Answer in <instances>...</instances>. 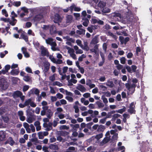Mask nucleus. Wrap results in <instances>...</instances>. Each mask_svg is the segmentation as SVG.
<instances>
[{"instance_id": "6e6552de", "label": "nucleus", "mask_w": 152, "mask_h": 152, "mask_svg": "<svg viewBox=\"0 0 152 152\" xmlns=\"http://www.w3.org/2000/svg\"><path fill=\"white\" fill-rule=\"evenodd\" d=\"M110 137H106L103 140L100 142V145H103L105 144L110 140Z\"/></svg>"}, {"instance_id": "5701e85b", "label": "nucleus", "mask_w": 152, "mask_h": 152, "mask_svg": "<svg viewBox=\"0 0 152 152\" xmlns=\"http://www.w3.org/2000/svg\"><path fill=\"white\" fill-rule=\"evenodd\" d=\"M20 37H21L23 39H24L26 42L28 41V37L26 35H25L23 33H22L20 35Z\"/></svg>"}, {"instance_id": "0e129e2a", "label": "nucleus", "mask_w": 152, "mask_h": 152, "mask_svg": "<svg viewBox=\"0 0 152 152\" xmlns=\"http://www.w3.org/2000/svg\"><path fill=\"white\" fill-rule=\"evenodd\" d=\"M83 96L86 98H88L90 96V94L88 93H86L83 94Z\"/></svg>"}, {"instance_id": "bf43d9fd", "label": "nucleus", "mask_w": 152, "mask_h": 152, "mask_svg": "<svg viewBox=\"0 0 152 152\" xmlns=\"http://www.w3.org/2000/svg\"><path fill=\"white\" fill-rule=\"evenodd\" d=\"M93 123L92 122H91L90 123H89L87 124L86 125L87 126V127L88 129H91V126L93 125Z\"/></svg>"}, {"instance_id": "e2e57ef3", "label": "nucleus", "mask_w": 152, "mask_h": 152, "mask_svg": "<svg viewBox=\"0 0 152 152\" xmlns=\"http://www.w3.org/2000/svg\"><path fill=\"white\" fill-rule=\"evenodd\" d=\"M100 56L102 58V60H105V56L104 53L102 52H100Z\"/></svg>"}, {"instance_id": "f8f14e48", "label": "nucleus", "mask_w": 152, "mask_h": 152, "mask_svg": "<svg viewBox=\"0 0 152 152\" xmlns=\"http://www.w3.org/2000/svg\"><path fill=\"white\" fill-rule=\"evenodd\" d=\"M45 115H46L47 116L48 119H50L51 117L53 115V113L52 112L51 110L49 109L48 111H46Z\"/></svg>"}, {"instance_id": "2f4dec72", "label": "nucleus", "mask_w": 152, "mask_h": 152, "mask_svg": "<svg viewBox=\"0 0 152 152\" xmlns=\"http://www.w3.org/2000/svg\"><path fill=\"white\" fill-rule=\"evenodd\" d=\"M96 103L97 104L99 107H103L104 106V105L102 103L99 101H97L96 102Z\"/></svg>"}, {"instance_id": "774afa93", "label": "nucleus", "mask_w": 152, "mask_h": 152, "mask_svg": "<svg viewBox=\"0 0 152 152\" xmlns=\"http://www.w3.org/2000/svg\"><path fill=\"white\" fill-rule=\"evenodd\" d=\"M88 30L90 32L92 33L93 31V28L92 27L91 25L90 27H88L87 28Z\"/></svg>"}, {"instance_id": "423d86ee", "label": "nucleus", "mask_w": 152, "mask_h": 152, "mask_svg": "<svg viewBox=\"0 0 152 152\" xmlns=\"http://www.w3.org/2000/svg\"><path fill=\"white\" fill-rule=\"evenodd\" d=\"M61 18L60 15L58 14H55L54 19V22L55 23H57L61 21Z\"/></svg>"}, {"instance_id": "b1692460", "label": "nucleus", "mask_w": 152, "mask_h": 152, "mask_svg": "<svg viewBox=\"0 0 152 152\" xmlns=\"http://www.w3.org/2000/svg\"><path fill=\"white\" fill-rule=\"evenodd\" d=\"M106 85L110 88H113L114 86L113 82L109 80L107 81Z\"/></svg>"}, {"instance_id": "338daca9", "label": "nucleus", "mask_w": 152, "mask_h": 152, "mask_svg": "<svg viewBox=\"0 0 152 152\" xmlns=\"http://www.w3.org/2000/svg\"><path fill=\"white\" fill-rule=\"evenodd\" d=\"M63 63V61L62 60L60 59H58L57 61H56V62L55 63L58 64H61Z\"/></svg>"}, {"instance_id": "a19ab883", "label": "nucleus", "mask_w": 152, "mask_h": 152, "mask_svg": "<svg viewBox=\"0 0 152 152\" xmlns=\"http://www.w3.org/2000/svg\"><path fill=\"white\" fill-rule=\"evenodd\" d=\"M39 138L40 139H42L44 138V136L42 133L41 132H39L38 133Z\"/></svg>"}, {"instance_id": "79ce46f5", "label": "nucleus", "mask_w": 152, "mask_h": 152, "mask_svg": "<svg viewBox=\"0 0 152 152\" xmlns=\"http://www.w3.org/2000/svg\"><path fill=\"white\" fill-rule=\"evenodd\" d=\"M73 108L75 109V112L76 113H78L79 111L78 107L77 105H75L73 107Z\"/></svg>"}, {"instance_id": "58836bf2", "label": "nucleus", "mask_w": 152, "mask_h": 152, "mask_svg": "<svg viewBox=\"0 0 152 152\" xmlns=\"http://www.w3.org/2000/svg\"><path fill=\"white\" fill-rule=\"evenodd\" d=\"M66 49L68 50V52L69 53H73L74 52V50L73 49L70 48L69 47H67L66 48Z\"/></svg>"}, {"instance_id": "cd10ccee", "label": "nucleus", "mask_w": 152, "mask_h": 152, "mask_svg": "<svg viewBox=\"0 0 152 152\" xmlns=\"http://www.w3.org/2000/svg\"><path fill=\"white\" fill-rule=\"evenodd\" d=\"M110 11V9L107 7L103 8L102 10V12L104 13H109Z\"/></svg>"}, {"instance_id": "72a5a7b5", "label": "nucleus", "mask_w": 152, "mask_h": 152, "mask_svg": "<svg viewBox=\"0 0 152 152\" xmlns=\"http://www.w3.org/2000/svg\"><path fill=\"white\" fill-rule=\"evenodd\" d=\"M121 63L122 64H124L126 63V59L125 57H122L120 59Z\"/></svg>"}, {"instance_id": "37998d69", "label": "nucleus", "mask_w": 152, "mask_h": 152, "mask_svg": "<svg viewBox=\"0 0 152 152\" xmlns=\"http://www.w3.org/2000/svg\"><path fill=\"white\" fill-rule=\"evenodd\" d=\"M66 99L70 102H72L73 101V99L71 96H66Z\"/></svg>"}, {"instance_id": "69168bd1", "label": "nucleus", "mask_w": 152, "mask_h": 152, "mask_svg": "<svg viewBox=\"0 0 152 152\" xmlns=\"http://www.w3.org/2000/svg\"><path fill=\"white\" fill-rule=\"evenodd\" d=\"M26 71L29 73H32V70L31 68L28 67H27L26 68Z\"/></svg>"}, {"instance_id": "49530a36", "label": "nucleus", "mask_w": 152, "mask_h": 152, "mask_svg": "<svg viewBox=\"0 0 152 152\" xmlns=\"http://www.w3.org/2000/svg\"><path fill=\"white\" fill-rule=\"evenodd\" d=\"M119 35H124V36H127L128 34L126 33L125 31H123L121 32L119 34H118Z\"/></svg>"}, {"instance_id": "4be33fe9", "label": "nucleus", "mask_w": 152, "mask_h": 152, "mask_svg": "<svg viewBox=\"0 0 152 152\" xmlns=\"http://www.w3.org/2000/svg\"><path fill=\"white\" fill-rule=\"evenodd\" d=\"M69 134V132L66 131H61L60 132V135L61 136L65 137L68 136Z\"/></svg>"}, {"instance_id": "13d9d810", "label": "nucleus", "mask_w": 152, "mask_h": 152, "mask_svg": "<svg viewBox=\"0 0 152 152\" xmlns=\"http://www.w3.org/2000/svg\"><path fill=\"white\" fill-rule=\"evenodd\" d=\"M49 79L52 81H53L55 80V78L54 75L50 76Z\"/></svg>"}, {"instance_id": "a211bd4d", "label": "nucleus", "mask_w": 152, "mask_h": 152, "mask_svg": "<svg viewBox=\"0 0 152 152\" xmlns=\"http://www.w3.org/2000/svg\"><path fill=\"white\" fill-rule=\"evenodd\" d=\"M73 17L71 15H68L66 17V23H71L72 22Z\"/></svg>"}, {"instance_id": "7ed1b4c3", "label": "nucleus", "mask_w": 152, "mask_h": 152, "mask_svg": "<svg viewBox=\"0 0 152 152\" xmlns=\"http://www.w3.org/2000/svg\"><path fill=\"white\" fill-rule=\"evenodd\" d=\"M131 67L129 66H126L125 67V69L127 70V71L130 73H132L133 72H136L137 67L136 65H132L131 66Z\"/></svg>"}, {"instance_id": "c756f323", "label": "nucleus", "mask_w": 152, "mask_h": 152, "mask_svg": "<svg viewBox=\"0 0 152 152\" xmlns=\"http://www.w3.org/2000/svg\"><path fill=\"white\" fill-rule=\"evenodd\" d=\"M102 137L103 134L102 133H101L96 135L95 137V138L97 139V140H99L100 139L102 138Z\"/></svg>"}, {"instance_id": "c03bdc74", "label": "nucleus", "mask_w": 152, "mask_h": 152, "mask_svg": "<svg viewBox=\"0 0 152 152\" xmlns=\"http://www.w3.org/2000/svg\"><path fill=\"white\" fill-rule=\"evenodd\" d=\"M29 88V86L28 85H25L23 86V91L25 92L27 91Z\"/></svg>"}, {"instance_id": "0eeeda50", "label": "nucleus", "mask_w": 152, "mask_h": 152, "mask_svg": "<svg viewBox=\"0 0 152 152\" xmlns=\"http://www.w3.org/2000/svg\"><path fill=\"white\" fill-rule=\"evenodd\" d=\"M50 64L49 62L45 63L44 64V69L43 72L45 74L50 69Z\"/></svg>"}, {"instance_id": "f257e3e1", "label": "nucleus", "mask_w": 152, "mask_h": 152, "mask_svg": "<svg viewBox=\"0 0 152 152\" xmlns=\"http://www.w3.org/2000/svg\"><path fill=\"white\" fill-rule=\"evenodd\" d=\"M138 80L136 78H134L132 80V82L134 83L131 84V83H128L125 84V86L127 90L131 92L130 94H132L135 91V88L136 86L134 83H137Z\"/></svg>"}, {"instance_id": "1a4fd4ad", "label": "nucleus", "mask_w": 152, "mask_h": 152, "mask_svg": "<svg viewBox=\"0 0 152 152\" xmlns=\"http://www.w3.org/2000/svg\"><path fill=\"white\" fill-rule=\"evenodd\" d=\"M5 144H9L11 145H13L15 143V142L12 137H10L5 142Z\"/></svg>"}, {"instance_id": "5fc2aeb1", "label": "nucleus", "mask_w": 152, "mask_h": 152, "mask_svg": "<svg viewBox=\"0 0 152 152\" xmlns=\"http://www.w3.org/2000/svg\"><path fill=\"white\" fill-rule=\"evenodd\" d=\"M60 102L61 104H67V102L64 99H62L60 100Z\"/></svg>"}, {"instance_id": "052dcab7", "label": "nucleus", "mask_w": 152, "mask_h": 152, "mask_svg": "<svg viewBox=\"0 0 152 152\" xmlns=\"http://www.w3.org/2000/svg\"><path fill=\"white\" fill-rule=\"evenodd\" d=\"M98 20V19H92L91 23H92L94 24L96 23H97Z\"/></svg>"}, {"instance_id": "412c9836", "label": "nucleus", "mask_w": 152, "mask_h": 152, "mask_svg": "<svg viewBox=\"0 0 152 152\" xmlns=\"http://www.w3.org/2000/svg\"><path fill=\"white\" fill-rule=\"evenodd\" d=\"M106 5V3L100 1L98 4V6L101 8H103Z\"/></svg>"}, {"instance_id": "9b49d317", "label": "nucleus", "mask_w": 152, "mask_h": 152, "mask_svg": "<svg viewBox=\"0 0 152 152\" xmlns=\"http://www.w3.org/2000/svg\"><path fill=\"white\" fill-rule=\"evenodd\" d=\"M5 132L3 131H0V141H3L6 137Z\"/></svg>"}, {"instance_id": "bb28decb", "label": "nucleus", "mask_w": 152, "mask_h": 152, "mask_svg": "<svg viewBox=\"0 0 152 152\" xmlns=\"http://www.w3.org/2000/svg\"><path fill=\"white\" fill-rule=\"evenodd\" d=\"M52 124H53L51 122H50L48 123V127H47V128L46 129V130L47 131H49L52 129H53V127H52Z\"/></svg>"}, {"instance_id": "2eb2a0df", "label": "nucleus", "mask_w": 152, "mask_h": 152, "mask_svg": "<svg viewBox=\"0 0 152 152\" xmlns=\"http://www.w3.org/2000/svg\"><path fill=\"white\" fill-rule=\"evenodd\" d=\"M43 18V16L41 15H36L34 18V20L35 21H39Z\"/></svg>"}, {"instance_id": "4c0bfd02", "label": "nucleus", "mask_w": 152, "mask_h": 152, "mask_svg": "<svg viewBox=\"0 0 152 152\" xmlns=\"http://www.w3.org/2000/svg\"><path fill=\"white\" fill-rule=\"evenodd\" d=\"M23 79L26 82H28L31 79L29 76H24Z\"/></svg>"}, {"instance_id": "f3484780", "label": "nucleus", "mask_w": 152, "mask_h": 152, "mask_svg": "<svg viewBox=\"0 0 152 152\" xmlns=\"http://www.w3.org/2000/svg\"><path fill=\"white\" fill-rule=\"evenodd\" d=\"M22 95V93L19 91H16L14 93V96L17 97H21Z\"/></svg>"}, {"instance_id": "e433bc0d", "label": "nucleus", "mask_w": 152, "mask_h": 152, "mask_svg": "<svg viewBox=\"0 0 152 152\" xmlns=\"http://www.w3.org/2000/svg\"><path fill=\"white\" fill-rule=\"evenodd\" d=\"M0 20L3 21L5 22H10V19L9 18H0Z\"/></svg>"}, {"instance_id": "473e14b6", "label": "nucleus", "mask_w": 152, "mask_h": 152, "mask_svg": "<svg viewBox=\"0 0 152 152\" xmlns=\"http://www.w3.org/2000/svg\"><path fill=\"white\" fill-rule=\"evenodd\" d=\"M91 42L92 44H96L98 43V41L97 38H93L91 40Z\"/></svg>"}, {"instance_id": "864d4df0", "label": "nucleus", "mask_w": 152, "mask_h": 152, "mask_svg": "<svg viewBox=\"0 0 152 152\" xmlns=\"http://www.w3.org/2000/svg\"><path fill=\"white\" fill-rule=\"evenodd\" d=\"M39 91L37 88H35L34 91V94H35L37 95L38 96L39 95Z\"/></svg>"}, {"instance_id": "680f3d73", "label": "nucleus", "mask_w": 152, "mask_h": 152, "mask_svg": "<svg viewBox=\"0 0 152 152\" xmlns=\"http://www.w3.org/2000/svg\"><path fill=\"white\" fill-rule=\"evenodd\" d=\"M5 69L7 71V72H8V70L10 69V66L9 65H7L5 66Z\"/></svg>"}, {"instance_id": "6e6d98bb", "label": "nucleus", "mask_w": 152, "mask_h": 152, "mask_svg": "<svg viewBox=\"0 0 152 152\" xmlns=\"http://www.w3.org/2000/svg\"><path fill=\"white\" fill-rule=\"evenodd\" d=\"M32 25V23L31 22H28L26 23V26L27 28L30 27Z\"/></svg>"}, {"instance_id": "8fccbe9b", "label": "nucleus", "mask_w": 152, "mask_h": 152, "mask_svg": "<svg viewBox=\"0 0 152 152\" xmlns=\"http://www.w3.org/2000/svg\"><path fill=\"white\" fill-rule=\"evenodd\" d=\"M26 121L28 123H31L33 122L32 118L31 117H29L27 118Z\"/></svg>"}, {"instance_id": "a18cd8bd", "label": "nucleus", "mask_w": 152, "mask_h": 152, "mask_svg": "<svg viewBox=\"0 0 152 152\" xmlns=\"http://www.w3.org/2000/svg\"><path fill=\"white\" fill-rule=\"evenodd\" d=\"M119 40L121 44H123L124 43V38L123 36H120L119 37Z\"/></svg>"}, {"instance_id": "20e7f679", "label": "nucleus", "mask_w": 152, "mask_h": 152, "mask_svg": "<svg viewBox=\"0 0 152 152\" xmlns=\"http://www.w3.org/2000/svg\"><path fill=\"white\" fill-rule=\"evenodd\" d=\"M49 27L50 32L51 35L56 34L57 33L55 26L53 25H50Z\"/></svg>"}, {"instance_id": "9d476101", "label": "nucleus", "mask_w": 152, "mask_h": 152, "mask_svg": "<svg viewBox=\"0 0 152 152\" xmlns=\"http://www.w3.org/2000/svg\"><path fill=\"white\" fill-rule=\"evenodd\" d=\"M76 88L81 92H85L86 91V89L85 87L83 85L80 84H78L77 86L76 87Z\"/></svg>"}, {"instance_id": "dca6fc26", "label": "nucleus", "mask_w": 152, "mask_h": 152, "mask_svg": "<svg viewBox=\"0 0 152 152\" xmlns=\"http://www.w3.org/2000/svg\"><path fill=\"white\" fill-rule=\"evenodd\" d=\"M82 19L84 20L83 23V25L86 27L88 26L89 23V20L86 18H83Z\"/></svg>"}, {"instance_id": "6ab92c4d", "label": "nucleus", "mask_w": 152, "mask_h": 152, "mask_svg": "<svg viewBox=\"0 0 152 152\" xmlns=\"http://www.w3.org/2000/svg\"><path fill=\"white\" fill-rule=\"evenodd\" d=\"M121 116V115L118 113L114 114L112 116V118L111 121H115L117 118L120 117Z\"/></svg>"}, {"instance_id": "c85d7f7f", "label": "nucleus", "mask_w": 152, "mask_h": 152, "mask_svg": "<svg viewBox=\"0 0 152 152\" xmlns=\"http://www.w3.org/2000/svg\"><path fill=\"white\" fill-rule=\"evenodd\" d=\"M31 101V99H28V100H26L24 102V105L26 106L30 104Z\"/></svg>"}, {"instance_id": "f704fd0d", "label": "nucleus", "mask_w": 152, "mask_h": 152, "mask_svg": "<svg viewBox=\"0 0 152 152\" xmlns=\"http://www.w3.org/2000/svg\"><path fill=\"white\" fill-rule=\"evenodd\" d=\"M101 99L105 104H106L108 103V101L107 99L105 97L104 95H103L102 96Z\"/></svg>"}, {"instance_id": "aec40b11", "label": "nucleus", "mask_w": 152, "mask_h": 152, "mask_svg": "<svg viewBox=\"0 0 152 152\" xmlns=\"http://www.w3.org/2000/svg\"><path fill=\"white\" fill-rule=\"evenodd\" d=\"M105 129V126L102 125L99 126L97 129V131L99 132H103Z\"/></svg>"}, {"instance_id": "4d7b16f0", "label": "nucleus", "mask_w": 152, "mask_h": 152, "mask_svg": "<svg viewBox=\"0 0 152 152\" xmlns=\"http://www.w3.org/2000/svg\"><path fill=\"white\" fill-rule=\"evenodd\" d=\"M47 51L45 49H43L42 50L41 53L43 56H45L46 54Z\"/></svg>"}, {"instance_id": "7c9ffc66", "label": "nucleus", "mask_w": 152, "mask_h": 152, "mask_svg": "<svg viewBox=\"0 0 152 152\" xmlns=\"http://www.w3.org/2000/svg\"><path fill=\"white\" fill-rule=\"evenodd\" d=\"M53 41V39L51 38H49L48 39H46V43L49 45H50Z\"/></svg>"}, {"instance_id": "39448f33", "label": "nucleus", "mask_w": 152, "mask_h": 152, "mask_svg": "<svg viewBox=\"0 0 152 152\" xmlns=\"http://www.w3.org/2000/svg\"><path fill=\"white\" fill-rule=\"evenodd\" d=\"M6 79L4 77H0V88L4 89L5 83H6Z\"/></svg>"}, {"instance_id": "c9c22d12", "label": "nucleus", "mask_w": 152, "mask_h": 152, "mask_svg": "<svg viewBox=\"0 0 152 152\" xmlns=\"http://www.w3.org/2000/svg\"><path fill=\"white\" fill-rule=\"evenodd\" d=\"M2 14L3 15H4L5 17H7L8 16V15L6 9H3L2 10Z\"/></svg>"}, {"instance_id": "a878e982", "label": "nucleus", "mask_w": 152, "mask_h": 152, "mask_svg": "<svg viewBox=\"0 0 152 152\" xmlns=\"http://www.w3.org/2000/svg\"><path fill=\"white\" fill-rule=\"evenodd\" d=\"M126 110V107L124 106L123 108L122 109L116 110V112L119 113L121 114H122Z\"/></svg>"}, {"instance_id": "603ef678", "label": "nucleus", "mask_w": 152, "mask_h": 152, "mask_svg": "<svg viewBox=\"0 0 152 152\" xmlns=\"http://www.w3.org/2000/svg\"><path fill=\"white\" fill-rule=\"evenodd\" d=\"M18 80V79L17 77H13L12 80L14 83L16 84Z\"/></svg>"}, {"instance_id": "ddd939ff", "label": "nucleus", "mask_w": 152, "mask_h": 152, "mask_svg": "<svg viewBox=\"0 0 152 152\" xmlns=\"http://www.w3.org/2000/svg\"><path fill=\"white\" fill-rule=\"evenodd\" d=\"M50 149L55 150H58V147L56 145H54L53 144H50L48 147Z\"/></svg>"}, {"instance_id": "3c124183", "label": "nucleus", "mask_w": 152, "mask_h": 152, "mask_svg": "<svg viewBox=\"0 0 152 152\" xmlns=\"http://www.w3.org/2000/svg\"><path fill=\"white\" fill-rule=\"evenodd\" d=\"M133 56V54L131 52L129 53L127 55V57L128 58H132Z\"/></svg>"}, {"instance_id": "4468645a", "label": "nucleus", "mask_w": 152, "mask_h": 152, "mask_svg": "<svg viewBox=\"0 0 152 152\" xmlns=\"http://www.w3.org/2000/svg\"><path fill=\"white\" fill-rule=\"evenodd\" d=\"M19 72V69H13L10 72V74L12 75H18Z\"/></svg>"}, {"instance_id": "de8ad7c7", "label": "nucleus", "mask_w": 152, "mask_h": 152, "mask_svg": "<svg viewBox=\"0 0 152 152\" xmlns=\"http://www.w3.org/2000/svg\"><path fill=\"white\" fill-rule=\"evenodd\" d=\"M2 118L5 123H7L8 121L9 118L7 117L2 116Z\"/></svg>"}, {"instance_id": "ea45409f", "label": "nucleus", "mask_w": 152, "mask_h": 152, "mask_svg": "<svg viewBox=\"0 0 152 152\" xmlns=\"http://www.w3.org/2000/svg\"><path fill=\"white\" fill-rule=\"evenodd\" d=\"M56 96L57 98L59 99L62 98L63 97V95L60 93H57L56 94Z\"/></svg>"}, {"instance_id": "09e8293b", "label": "nucleus", "mask_w": 152, "mask_h": 152, "mask_svg": "<svg viewBox=\"0 0 152 152\" xmlns=\"http://www.w3.org/2000/svg\"><path fill=\"white\" fill-rule=\"evenodd\" d=\"M48 147L46 146H43L42 147V150L44 151V152H49L48 150Z\"/></svg>"}, {"instance_id": "f03ea898", "label": "nucleus", "mask_w": 152, "mask_h": 152, "mask_svg": "<svg viewBox=\"0 0 152 152\" xmlns=\"http://www.w3.org/2000/svg\"><path fill=\"white\" fill-rule=\"evenodd\" d=\"M135 105L134 102H132L130 104L129 109L128 110V112L130 114H135L136 110H135Z\"/></svg>"}, {"instance_id": "393cba45", "label": "nucleus", "mask_w": 152, "mask_h": 152, "mask_svg": "<svg viewBox=\"0 0 152 152\" xmlns=\"http://www.w3.org/2000/svg\"><path fill=\"white\" fill-rule=\"evenodd\" d=\"M86 30L85 29L83 28L80 29V30H77L76 31V33L79 34L81 35L83 34H85Z\"/></svg>"}]
</instances>
